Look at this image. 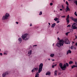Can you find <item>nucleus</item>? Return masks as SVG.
<instances>
[{
	"mask_svg": "<svg viewBox=\"0 0 77 77\" xmlns=\"http://www.w3.org/2000/svg\"><path fill=\"white\" fill-rule=\"evenodd\" d=\"M67 33L68 34V33H70V32H67Z\"/></svg>",
	"mask_w": 77,
	"mask_h": 77,
	"instance_id": "obj_56",
	"label": "nucleus"
},
{
	"mask_svg": "<svg viewBox=\"0 0 77 77\" xmlns=\"http://www.w3.org/2000/svg\"><path fill=\"white\" fill-rule=\"evenodd\" d=\"M74 48V46H72L70 47L71 49H72V48Z\"/></svg>",
	"mask_w": 77,
	"mask_h": 77,
	"instance_id": "obj_30",
	"label": "nucleus"
},
{
	"mask_svg": "<svg viewBox=\"0 0 77 77\" xmlns=\"http://www.w3.org/2000/svg\"><path fill=\"white\" fill-rule=\"evenodd\" d=\"M48 24H49V25L50 26V23H49Z\"/></svg>",
	"mask_w": 77,
	"mask_h": 77,
	"instance_id": "obj_57",
	"label": "nucleus"
},
{
	"mask_svg": "<svg viewBox=\"0 0 77 77\" xmlns=\"http://www.w3.org/2000/svg\"><path fill=\"white\" fill-rule=\"evenodd\" d=\"M59 66L63 71H64V70H65V69H66V64H64L62 66V64L60 63H59Z\"/></svg>",
	"mask_w": 77,
	"mask_h": 77,
	"instance_id": "obj_3",
	"label": "nucleus"
},
{
	"mask_svg": "<svg viewBox=\"0 0 77 77\" xmlns=\"http://www.w3.org/2000/svg\"><path fill=\"white\" fill-rule=\"evenodd\" d=\"M66 4L67 5H69V4H68V2H67V1H66Z\"/></svg>",
	"mask_w": 77,
	"mask_h": 77,
	"instance_id": "obj_32",
	"label": "nucleus"
},
{
	"mask_svg": "<svg viewBox=\"0 0 77 77\" xmlns=\"http://www.w3.org/2000/svg\"><path fill=\"white\" fill-rule=\"evenodd\" d=\"M54 56V54H51L50 55V56H51V57H53Z\"/></svg>",
	"mask_w": 77,
	"mask_h": 77,
	"instance_id": "obj_17",
	"label": "nucleus"
},
{
	"mask_svg": "<svg viewBox=\"0 0 77 77\" xmlns=\"http://www.w3.org/2000/svg\"><path fill=\"white\" fill-rule=\"evenodd\" d=\"M76 23H77V19H74V20H73Z\"/></svg>",
	"mask_w": 77,
	"mask_h": 77,
	"instance_id": "obj_20",
	"label": "nucleus"
},
{
	"mask_svg": "<svg viewBox=\"0 0 77 77\" xmlns=\"http://www.w3.org/2000/svg\"><path fill=\"white\" fill-rule=\"evenodd\" d=\"M32 50H30L29 51L28 54H29L30 55H31L32 54Z\"/></svg>",
	"mask_w": 77,
	"mask_h": 77,
	"instance_id": "obj_12",
	"label": "nucleus"
},
{
	"mask_svg": "<svg viewBox=\"0 0 77 77\" xmlns=\"http://www.w3.org/2000/svg\"><path fill=\"white\" fill-rule=\"evenodd\" d=\"M38 67H37L36 68V71H38Z\"/></svg>",
	"mask_w": 77,
	"mask_h": 77,
	"instance_id": "obj_40",
	"label": "nucleus"
},
{
	"mask_svg": "<svg viewBox=\"0 0 77 77\" xmlns=\"http://www.w3.org/2000/svg\"><path fill=\"white\" fill-rule=\"evenodd\" d=\"M51 60H52V61H54V59H52Z\"/></svg>",
	"mask_w": 77,
	"mask_h": 77,
	"instance_id": "obj_54",
	"label": "nucleus"
},
{
	"mask_svg": "<svg viewBox=\"0 0 77 77\" xmlns=\"http://www.w3.org/2000/svg\"><path fill=\"white\" fill-rule=\"evenodd\" d=\"M51 74V72H48L46 73V75H50Z\"/></svg>",
	"mask_w": 77,
	"mask_h": 77,
	"instance_id": "obj_10",
	"label": "nucleus"
},
{
	"mask_svg": "<svg viewBox=\"0 0 77 77\" xmlns=\"http://www.w3.org/2000/svg\"><path fill=\"white\" fill-rule=\"evenodd\" d=\"M66 12H68V10H66Z\"/></svg>",
	"mask_w": 77,
	"mask_h": 77,
	"instance_id": "obj_60",
	"label": "nucleus"
},
{
	"mask_svg": "<svg viewBox=\"0 0 77 77\" xmlns=\"http://www.w3.org/2000/svg\"><path fill=\"white\" fill-rule=\"evenodd\" d=\"M64 43L66 44H68L69 42V41L67 38H66L64 40Z\"/></svg>",
	"mask_w": 77,
	"mask_h": 77,
	"instance_id": "obj_6",
	"label": "nucleus"
},
{
	"mask_svg": "<svg viewBox=\"0 0 77 77\" xmlns=\"http://www.w3.org/2000/svg\"><path fill=\"white\" fill-rule=\"evenodd\" d=\"M18 41H19V44H20L22 42V39L21 38H18Z\"/></svg>",
	"mask_w": 77,
	"mask_h": 77,
	"instance_id": "obj_9",
	"label": "nucleus"
},
{
	"mask_svg": "<svg viewBox=\"0 0 77 77\" xmlns=\"http://www.w3.org/2000/svg\"><path fill=\"white\" fill-rule=\"evenodd\" d=\"M74 14H75V16H76L77 17V12H76V11H75V12Z\"/></svg>",
	"mask_w": 77,
	"mask_h": 77,
	"instance_id": "obj_28",
	"label": "nucleus"
},
{
	"mask_svg": "<svg viewBox=\"0 0 77 77\" xmlns=\"http://www.w3.org/2000/svg\"><path fill=\"white\" fill-rule=\"evenodd\" d=\"M37 27V28H39V27ZM37 28H36V29H37Z\"/></svg>",
	"mask_w": 77,
	"mask_h": 77,
	"instance_id": "obj_64",
	"label": "nucleus"
},
{
	"mask_svg": "<svg viewBox=\"0 0 77 77\" xmlns=\"http://www.w3.org/2000/svg\"><path fill=\"white\" fill-rule=\"evenodd\" d=\"M57 66V64H56L55 65H54V66Z\"/></svg>",
	"mask_w": 77,
	"mask_h": 77,
	"instance_id": "obj_49",
	"label": "nucleus"
},
{
	"mask_svg": "<svg viewBox=\"0 0 77 77\" xmlns=\"http://www.w3.org/2000/svg\"><path fill=\"white\" fill-rule=\"evenodd\" d=\"M68 0V1H69V2H70V1H71V0Z\"/></svg>",
	"mask_w": 77,
	"mask_h": 77,
	"instance_id": "obj_62",
	"label": "nucleus"
},
{
	"mask_svg": "<svg viewBox=\"0 0 77 77\" xmlns=\"http://www.w3.org/2000/svg\"><path fill=\"white\" fill-rule=\"evenodd\" d=\"M57 23H60V21H57Z\"/></svg>",
	"mask_w": 77,
	"mask_h": 77,
	"instance_id": "obj_42",
	"label": "nucleus"
},
{
	"mask_svg": "<svg viewBox=\"0 0 77 77\" xmlns=\"http://www.w3.org/2000/svg\"><path fill=\"white\" fill-rule=\"evenodd\" d=\"M69 65H71V64H72V63H73V62H72V61H70L69 62Z\"/></svg>",
	"mask_w": 77,
	"mask_h": 77,
	"instance_id": "obj_18",
	"label": "nucleus"
},
{
	"mask_svg": "<svg viewBox=\"0 0 77 77\" xmlns=\"http://www.w3.org/2000/svg\"><path fill=\"white\" fill-rule=\"evenodd\" d=\"M60 11H62V9H60Z\"/></svg>",
	"mask_w": 77,
	"mask_h": 77,
	"instance_id": "obj_55",
	"label": "nucleus"
},
{
	"mask_svg": "<svg viewBox=\"0 0 77 77\" xmlns=\"http://www.w3.org/2000/svg\"><path fill=\"white\" fill-rule=\"evenodd\" d=\"M30 26H32V23L30 24Z\"/></svg>",
	"mask_w": 77,
	"mask_h": 77,
	"instance_id": "obj_48",
	"label": "nucleus"
},
{
	"mask_svg": "<svg viewBox=\"0 0 77 77\" xmlns=\"http://www.w3.org/2000/svg\"><path fill=\"white\" fill-rule=\"evenodd\" d=\"M55 26H56V23H54L53 24H52L51 27H52L53 28H54V27H55Z\"/></svg>",
	"mask_w": 77,
	"mask_h": 77,
	"instance_id": "obj_11",
	"label": "nucleus"
},
{
	"mask_svg": "<svg viewBox=\"0 0 77 77\" xmlns=\"http://www.w3.org/2000/svg\"><path fill=\"white\" fill-rule=\"evenodd\" d=\"M65 16H61V18H65Z\"/></svg>",
	"mask_w": 77,
	"mask_h": 77,
	"instance_id": "obj_35",
	"label": "nucleus"
},
{
	"mask_svg": "<svg viewBox=\"0 0 77 77\" xmlns=\"http://www.w3.org/2000/svg\"><path fill=\"white\" fill-rule=\"evenodd\" d=\"M64 44V41L63 40L61 39L59 41L58 43L56 44V46L60 48L61 46H63Z\"/></svg>",
	"mask_w": 77,
	"mask_h": 77,
	"instance_id": "obj_2",
	"label": "nucleus"
},
{
	"mask_svg": "<svg viewBox=\"0 0 77 77\" xmlns=\"http://www.w3.org/2000/svg\"><path fill=\"white\" fill-rule=\"evenodd\" d=\"M39 75V73H38V72H37V73L35 74V77H38Z\"/></svg>",
	"mask_w": 77,
	"mask_h": 77,
	"instance_id": "obj_14",
	"label": "nucleus"
},
{
	"mask_svg": "<svg viewBox=\"0 0 77 77\" xmlns=\"http://www.w3.org/2000/svg\"><path fill=\"white\" fill-rule=\"evenodd\" d=\"M4 54H6V55H7V54L6 53H4Z\"/></svg>",
	"mask_w": 77,
	"mask_h": 77,
	"instance_id": "obj_51",
	"label": "nucleus"
},
{
	"mask_svg": "<svg viewBox=\"0 0 77 77\" xmlns=\"http://www.w3.org/2000/svg\"><path fill=\"white\" fill-rule=\"evenodd\" d=\"M50 6H52V5H53V3H50Z\"/></svg>",
	"mask_w": 77,
	"mask_h": 77,
	"instance_id": "obj_38",
	"label": "nucleus"
},
{
	"mask_svg": "<svg viewBox=\"0 0 77 77\" xmlns=\"http://www.w3.org/2000/svg\"><path fill=\"white\" fill-rule=\"evenodd\" d=\"M37 45H33V47H37Z\"/></svg>",
	"mask_w": 77,
	"mask_h": 77,
	"instance_id": "obj_39",
	"label": "nucleus"
},
{
	"mask_svg": "<svg viewBox=\"0 0 77 77\" xmlns=\"http://www.w3.org/2000/svg\"><path fill=\"white\" fill-rule=\"evenodd\" d=\"M66 36H68V34L67 32H66Z\"/></svg>",
	"mask_w": 77,
	"mask_h": 77,
	"instance_id": "obj_41",
	"label": "nucleus"
},
{
	"mask_svg": "<svg viewBox=\"0 0 77 77\" xmlns=\"http://www.w3.org/2000/svg\"><path fill=\"white\" fill-rule=\"evenodd\" d=\"M32 72H35V70H34V69H33L32 70Z\"/></svg>",
	"mask_w": 77,
	"mask_h": 77,
	"instance_id": "obj_36",
	"label": "nucleus"
},
{
	"mask_svg": "<svg viewBox=\"0 0 77 77\" xmlns=\"http://www.w3.org/2000/svg\"><path fill=\"white\" fill-rule=\"evenodd\" d=\"M22 39L24 41H27L29 39L30 36L27 33H25L23 34L21 36Z\"/></svg>",
	"mask_w": 77,
	"mask_h": 77,
	"instance_id": "obj_1",
	"label": "nucleus"
},
{
	"mask_svg": "<svg viewBox=\"0 0 77 77\" xmlns=\"http://www.w3.org/2000/svg\"><path fill=\"white\" fill-rule=\"evenodd\" d=\"M54 20H55V21H58V18L57 17H55L54 19Z\"/></svg>",
	"mask_w": 77,
	"mask_h": 77,
	"instance_id": "obj_19",
	"label": "nucleus"
},
{
	"mask_svg": "<svg viewBox=\"0 0 77 77\" xmlns=\"http://www.w3.org/2000/svg\"><path fill=\"white\" fill-rule=\"evenodd\" d=\"M61 7H62V9H65V7H64L63 5H62Z\"/></svg>",
	"mask_w": 77,
	"mask_h": 77,
	"instance_id": "obj_33",
	"label": "nucleus"
},
{
	"mask_svg": "<svg viewBox=\"0 0 77 77\" xmlns=\"http://www.w3.org/2000/svg\"><path fill=\"white\" fill-rule=\"evenodd\" d=\"M16 24H18V22H16Z\"/></svg>",
	"mask_w": 77,
	"mask_h": 77,
	"instance_id": "obj_46",
	"label": "nucleus"
},
{
	"mask_svg": "<svg viewBox=\"0 0 77 77\" xmlns=\"http://www.w3.org/2000/svg\"><path fill=\"white\" fill-rule=\"evenodd\" d=\"M52 67L53 68H54V65H52Z\"/></svg>",
	"mask_w": 77,
	"mask_h": 77,
	"instance_id": "obj_37",
	"label": "nucleus"
},
{
	"mask_svg": "<svg viewBox=\"0 0 77 77\" xmlns=\"http://www.w3.org/2000/svg\"><path fill=\"white\" fill-rule=\"evenodd\" d=\"M7 19H8V18H7L5 16H3L2 18V20H7Z\"/></svg>",
	"mask_w": 77,
	"mask_h": 77,
	"instance_id": "obj_7",
	"label": "nucleus"
},
{
	"mask_svg": "<svg viewBox=\"0 0 77 77\" xmlns=\"http://www.w3.org/2000/svg\"><path fill=\"white\" fill-rule=\"evenodd\" d=\"M57 39H58V40H60V38H59V37H58V38H57Z\"/></svg>",
	"mask_w": 77,
	"mask_h": 77,
	"instance_id": "obj_52",
	"label": "nucleus"
},
{
	"mask_svg": "<svg viewBox=\"0 0 77 77\" xmlns=\"http://www.w3.org/2000/svg\"><path fill=\"white\" fill-rule=\"evenodd\" d=\"M66 9L68 11H70V9L69 8V7H68V6H66Z\"/></svg>",
	"mask_w": 77,
	"mask_h": 77,
	"instance_id": "obj_13",
	"label": "nucleus"
},
{
	"mask_svg": "<svg viewBox=\"0 0 77 77\" xmlns=\"http://www.w3.org/2000/svg\"><path fill=\"white\" fill-rule=\"evenodd\" d=\"M75 37L76 39H77V36H76V35H75Z\"/></svg>",
	"mask_w": 77,
	"mask_h": 77,
	"instance_id": "obj_50",
	"label": "nucleus"
},
{
	"mask_svg": "<svg viewBox=\"0 0 77 77\" xmlns=\"http://www.w3.org/2000/svg\"><path fill=\"white\" fill-rule=\"evenodd\" d=\"M5 17L8 18V17H9V14H6L5 15Z\"/></svg>",
	"mask_w": 77,
	"mask_h": 77,
	"instance_id": "obj_16",
	"label": "nucleus"
},
{
	"mask_svg": "<svg viewBox=\"0 0 77 77\" xmlns=\"http://www.w3.org/2000/svg\"><path fill=\"white\" fill-rule=\"evenodd\" d=\"M75 45L76 46H77V42L75 43Z\"/></svg>",
	"mask_w": 77,
	"mask_h": 77,
	"instance_id": "obj_53",
	"label": "nucleus"
},
{
	"mask_svg": "<svg viewBox=\"0 0 77 77\" xmlns=\"http://www.w3.org/2000/svg\"><path fill=\"white\" fill-rule=\"evenodd\" d=\"M59 33V32H57V33Z\"/></svg>",
	"mask_w": 77,
	"mask_h": 77,
	"instance_id": "obj_63",
	"label": "nucleus"
},
{
	"mask_svg": "<svg viewBox=\"0 0 77 77\" xmlns=\"http://www.w3.org/2000/svg\"><path fill=\"white\" fill-rule=\"evenodd\" d=\"M0 55H1V56H2V55H3V54L2 53H0Z\"/></svg>",
	"mask_w": 77,
	"mask_h": 77,
	"instance_id": "obj_43",
	"label": "nucleus"
},
{
	"mask_svg": "<svg viewBox=\"0 0 77 77\" xmlns=\"http://www.w3.org/2000/svg\"><path fill=\"white\" fill-rule=\"evenodd\" d=\"M57 17H60V14H57Z\"/></svg>",
	"mask_w": 77,
	"mask_h": 77,
	"instance_id": "obj_27",
	"label": "nucleus"
},
{
	"mask_svg": "<svg viewBox=\"0 0 77 77\" xmlns=\"http://www.w3.org/2000/svg\"><path fill=\"white\" fill-rule=\"evenodd\" d=\"M69 15H68V16H67L66 19H69Z\"/></svg>",
	"mask_w": 77,
	"mask_h": 77,
	"instance_id": "obj_34",
	"label": "nucleus"
},
{
	"mask_svg": "<svg viewBox=\"0 0 77 77\" xmlns=\"http://www.w3.org/2000/svg\"><path fill=\"white\" fill-rule=\"evenodd\" d=\"M74 3H76V5H77V1H75L74 2Z\"/></svg>",
	"mask_w": 77,
	"mask_h": 77,
	"instance_id": "obj_29",
	"label": "nucleus"
},
{
	"mask_svg": "<svg viewBox=\"0 0 77 77\" xmlns=\"http://www.w3.org/2000/svg\"><path fill=\"white\" fill-rule=\"evenodd\" d=\"M30 47L31 48H32V46H30Z\"/></svg>",
	"mask_w": 77,
	"mask_h": 77,
	"instance_id": "obj_58",
	"label": "nucleus"
},
{
	"mask_svg": "<svg viewBox=\"0 0 77 77\" xmlns=\"http://www.w3.org/2000/svg\"><path fill=\"white\" fill-rule=\"evenodd\" d=\"M71 30H72V31H71L72 32H73V30L72 29H70V31H71Z\"/></svg>",
	"mask_w": 77,
	"mask_h": 77,
	"instance_id": "obj_44",
	"label": "nucleus"
},
{
	"mask_svg": "<svg viewBox=\"0 0 77 77\" xmlns=\"http://www.w3.org/2000/svg\"><path fill=\"white\" fill-rule=\"evenodd\" d=\"M77 28V26H74L73 25H72V29H75Z\"/></svg>",
	"mask_w": 77,
	"mask_h": 77,
	"instance_id": "obj_8",
	"label": "nucleus"
},
{
	"mask_svg": "<svg viewBox=\"0 0 77 77\" xmlns=\"http://www.w3.org/2000/svg\"><path fill=\"white\" fill-rule=\"evenodd\" d=\"M70 19H71L73 21H74V18L72 17H70Z\"/></svg>",
	"mask_w": 77,
	"mask_h": 77,
	"instance_id": "obj_26",
	"label": "nucleus"
},
{
	"mask_svg": "<svg viewBox=\"0 0 77 77\" xmlns=\"http://www.w3.org/2000/svg\"><path fill=\"white\" fill-rule=\"evenodd\" d=\"M42 14V11L40 12L39 15H41Z\"/></svg>",
	"mask_w": 77,
	"mask_h": 77,
	"instance_id": "obj_25",
	"label": "nucleus"
},
{
	"mask_svg": "<svg viewBox=\"0 0 77 77\" xmlns=\"http://www.w3.org/2000/svg\"><path fill=\"white\" fill-rule=\"evenodd\" d=\"M69 53H68V51H67V54H66L67 55Z\"/></svg>",
	"mask_w": 77,
	"mask_h": 77,
	"instance_id": "obj_45",
	"label": "nucleus"
},
{
	"mask_svg": "<svg viewBox=\"0 0 77 77\" xmlns=\"http://www.w3.org/2000/svg\"><path fill=\"white\" fill-rule=\"evenodd\" d=\"M67 52H68V53H70V54H71V51L69 50H68Z\"/></svg>",
	"mask_w": 77,
	"mask_h": 77,
	"instance_id": "obj_23",
	"label": "nucleus"
},
{
	"mask_svg": "<svg viewBox=\"0 0 77 77\" xmlns=\"http://www.w3.org/2000/svg\"><path fill=\"white\" fill-rule=\"evenodd\" d=\"M67 27H71V25L70 24H69V25H68L67 26Z\"/></svg>",
	"mask_w": 77,
	"mask_h": 77,
	"instance_id": "obj_31",
	"label": "nucleus"
},
{
	"mask_svg": "<svg viewBox=\"0 0 77 77\" xmlns=\"http://www.w3.org/2000/svg\"><path fill=\"white\" fill-rule=\"evenodd\" d=\"M34 69V71L35 70H36V68H34V69Z\"/></svg>",
	"mask_w": 77,
	"mask_h": 77,
	"instance_id": "obj_47",
	"label": "nucleus"
},
{
	"mask_svg": "<svg viewBox=\"0 0 77 77\" xmlns=\"http://www.w3.org/2000/svg\"><path fill=\"white\" fill-rule=\"evenodd\" d=\"M48 59V60H50V59L49 58V59Z\"/></svg>",
	"mask_w": 77,
	"mask_h": 77,
	"instance_id": "obj_59",
	"label": "nucleus"
},
{
	"mask_svg": "<svg viewBox=\"0 0 77 77\" xmlns=\"http://www.w3.org/2000/svg\"><path fill=\"white\" fill-rule=\"evenodd\" d=\"M66 20L67 21V23H69V20L68 19H66Z\"/></svg>",
	"mask_w": 77,
	"mask_h": 77,
	"instance_id": "obj_24",
	"label": "nucleus"
},
{
	"mask_svg": "<svg viewBox=\"0 0 77 77\" xmlns=\"http://www.w3.org/2000/svg\"><path fill=\"white\" fill-rule=\"evenodd\" d=\"M72 43H73V44H74V42H72Z\"/></svg>",
	"mask_w": 77,
	"mask_h": 77,
	"instance_id": "obj_61",
	"label": "nucleus"
},
{
	"mask_svg": "<svg viewBox=\"0 0 77 77\" xmlns=\"http://www.w3.org/2000/svg\"><path fill=\"white\" fill-rule=\"evenodd\" d=\"M43 66V64L42 63H41L39 66V67L38 69V73H40L41 71H42V67Z\"/></svg>",
	"mask_w": 77,
	"mask_h": 77,
	"instance_id": "obj_5",
	"label": "nucleus"
},
{
	"mask_svg": "<svg viewBox=\"0 0 77 77\" xmlns=\"http://www.w3.org/2000/svg\"><path fill=\"white\" fill-rule=\"evenodd\" d=\"M71 69H73V68H75V67H77V66H75L74 65H73L72 66H71Z\"/></svg>",
	"mask_w": 77,
	"mask_h": 77,
	"instance_id": "obj_15",
	"label": "nucleus"
},
{
	"mask_svg": "<svg viewBox=\"0 0 77 77\" xmlns=\"http://www.w3.org/2000/svg\"><path fill=\"white\" fill-rule=\"evenodd\" d=\"M65 65H66V66H69V64H68V63H66Z\"/></svg>",
	"mask_w": 77,
	"mask_h": 77,
	"instance_id": "obj_22",
	"label": "nucleus"
},
{
	"mask_svg": "<svg viewBox=\"0 0 77 77\" xmlns=\"http://www.w3.org/2000/svg\"><path fill=\"white\" fill-rule=\"evenodd\" d=\"M9 71H8L4 72L2 74V77H6L8 76V75H9Z\"/></svg>",
	"mask_w": 77,
	"mask_h": 77,
	"instance_id": "obj_4",
	"label": "nucleus"
},
{
	"mask_svg": "<svg viewBox=\"0 0 77 77\" xmlns=\"http://www.w3.org/2000/svg\"><path fill=\"white\" fill-rule=\"evenodd\" d=\"M54 75H56V76L57 75V70H55L54 72Z\"/></svg>",
	"mask_w": 77,
	"mask_h": 77,
	"instance_id": "obj_21",
	"label": "nucleus"
}]
</instances>
